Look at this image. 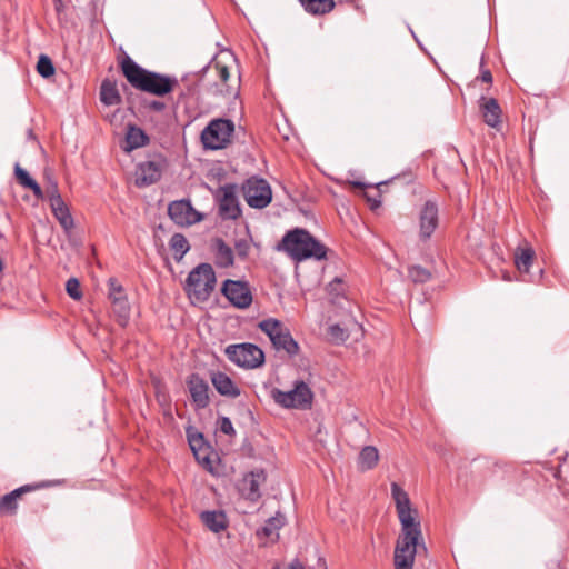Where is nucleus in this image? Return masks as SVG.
<instances>
[{"instance_id": "f704fd0d", "label": "nucleus", "mask_w": 569, "mask_h": 569, "mask_svg": "<svg viewBox=\"0 0 569 569\" xmlns=\"http://www.w3.org/2000/svg\"><path fill=\"white\" fill-rule=\"evenodd\" d=\"M66 291L70 298L73 300H80L82 298V292L80 289V282L77 278L68 279L66 283Z\"/></svg>"}, {"instance_id": "4468645a", "label": "nucleus", "mask_w": 569, "mask_h": 569, "mask_svg": "<svg viewBox=\"0 0 569 569\" xmlns=\"http://www.w3.org/2000/svg\"><path fill=\"white\" fill-rule=\"evenodd\" d=\"M267 473L262 469L246 473L239 481L238 490L246 500L257 502L261 497L260 487L266 482Z\"/></svg>"}, {"instance_id": "2f4dec72", "label": "nucleus", "mask_w": 569, "mask_h": 569, "mask_svg": "<svg viewBox=\"0 0 569 569\" xmlns=\"http://www.w3.org/2000/svg\"><path fill=\"white\" fill-rule=\"evenodd\" d=\"M409 278L416 283H425L431 278V273L421 266H412L408 271Z\"/></svg>"}, {"instance_id": "ea45409f", "label": "nucleus", "mask_w": 569, "mask_h": 569, "mask_svg": "<svg viewBox=\"0 0 569 569\" xmlns=\"http://www.w3.org/2000/svg\"><path fill=\"white\" fill-rule=\"evenodd\" d=\"M46 192H47L50 204L56 202L54 201L56 198L58 200H63L56 182H51L50 186L47 188Z\"/></svg>"}, {"instance_id": "0eeeda50", "label": "nucleus", "mask_w": 569, "mask_h": 569, "mask_svg": "<svg viewBox=\"0 0 569 569\" xmlns=\"http://www.w3.org/2000/svg\"><path fill=\"white\" fill-rule=\"evenodd\" d=\"M226 355L231 362L240 368L254 369L264 362L263 351L250 342L230 345L226 348Z\"/></svg>"}, {"instance_id": "20e7f679", "label": "nucleus", "mask_w": 569, "mask_h": 569, "mask_svg": "<svg viewBox=\"0 0 569 569\" xmlns=\"http://www.w3.org/2000/svg\"><path fill=\"white\" fill-rule=\"evenodd\" d=\"M217 279L212 266L200 263L188 274L184 290L193 303L204 302L213 291Z\"/></svg>"}, {"instance_id": "412c9836", "label": "nucleus", "mask_w": 569, "mask_h": 569, "mask_svg": "<svg viewBox=\"0 0 569 569\" xmlns=\"http://www.w3.org/2000/svg\"><path fill=\"white\" fill-rule=\"evenodd\" d=\"M303 10L312 16H322L335 9L333 0H299Z\"/></svg>"}, {"instance_id": "9b49d317", "label": "nucleus", "mask_w": 569, "mask_h": 569, "mask_svg": "<svg viewBox=\"0 0 569 569\" xmlns=\"http://www.w3.org/2000/svg\"><path fill=\"white\" fill-rule=\"evenodd\" d=\"M222 295L239 309L248 308L252 302V293L247 281L228 279L221 288Z\"/></svg>"}, {"instance_id": "ddd939ff", "label": "nucleus", "mask_w": 569, "mask_h": 569, "mask_svg": "<svg viewBox=\"0 0 569 569\" xmlns=\"http://www.w3.org/2000/svg\"><path fill=\"white\" fill-rule=\"evenodd\" d=\"M170 219L182 227L191 226L202 220L199 213L191 204L190 200L181 199L172 201L168 207Z\"/></svg>"}, {"instance_id": "4be33fe9", "label": "nucleus", "mask_w": 569, "mask_h": 569, "mask_svg": "<svg viewBox=\"0 0 569 569\" xmlns=\"http://www.w3.org/2000/svg\"><path fill=\"white\" fill-rule=\"evenodd\" d=\"M201 520L212 532H220L227 528V518L222 511H203Z\"/></svg>"}, {"instance_id": "9d476101", "label": "nucleus", "mask_w": 569, "mask_h": 569, "mask_svg": "<svg viewBox=\"0 0 569 569\" xmlns=\"http://www.w3.org/2000/svg\"><path fill=\"white\" fill-rule=\"evenodd\" d=\"M238 187L234 183L221 186L214 192V199L218 202L219 216L223 220H236L241 214L238 200Z\"/></svg>"}, {"instance_id": "79ce46f5", "label": "nucleus", "mask_w": 569, "mask_h": 569, "mask_svg": "<svg viewBox=\"0 0 569 569\" xmlns=\"http://www.w3.org/2000/svg\"><path fill=\"white\" fill-rule=\"evenodd\" d=\"M216 69L218 70V76L222 82H227L230 77L229 70L226 66L216 64Z\"/></svg>"}, {"instance_id": "6ab92c4d", "label": "nucleus", "mask_w": 569, "mask_h": 569, "mask_svg": "<svg viewBox=\"0 0 569 569\" xmlns=\"http://www.w3.org/2000/svg\"><path fill=\"white\" fill-rule=\"evenodd\" d=\"M482 116L485 122L491 127L496 128L501 122V109L496 99L490 98L481 106Z\"/></svg>"}, {"instance_id": "f03ea898", "label": "nucleus", "mask_w": 569, "mask_h": 569, "mask_svg": "<svg viewBox=\"0 0 569 569\" xmlns=\"http://www.w3.org/2000/svg\"><path fill=\"white\" fill-rule=\"evenodd\" d=\"M121 70L133 88L154 96L163 97L178 84L177 78L147 70L128 56L121 62Z\"/></svg>"}, {"instance_id": "f8f14e48", "label": "nucleus", "mask_w": 569, "mask_h": 569, "mask_svg": "<svg viewBox=\"0 0 569 569\" xmlns=\"http://www.w3.org/2000/svg\"><path fill=\"white\" fill-rule=\"evenodd\" d=\"M419 220V238L427 241L439 223V208L436 201L427 200L420 208L418 213Z\"/></svg>"}, {"instance_id": "c756f323", "label": "nucleus", "mask_w": 569, "mask_h": 569, "mask_svg": "<svg viewBox=\"0 0 569 569\" xmlns=\"http://www.w3.org/2000/svg\"><path fill=\"white\" fill-rule=\"evenodd\" d=\"M282 526L283 518L281 516L271 517L264 522L263 527L257 531V535L263 536L266 538H272V536H276V538H278V531Z\"/></svg>"}, {"instance_id": "aec40b11", "label": "nucleus", "mask_w": 569, "mask_h": 569, "mask_svg": "<svg viewBox=\"0 0 569 569\" xmlns=\"http://www.w3.org/2000/svg\"><path fill=\"white\" fill-rule=\"evenodd\" d=\"M39 486L26 485L4 495L0 499V512H13L17 509V499L23 493L38 488Z\"/></svg>"}, {"instance_id": "6e6552de", "label": "nucleus", "mask_w": 569, "mask_h": 569, "mask_svg": "<svg viewBox=\"0 0 569 569\" xmlns=\"http://www.w3.org/2000/svg\"><path fill=\"white\" fill-rule=\"evenodd\" d=\"M272 398L283 408L305 409L310 407L313 399V393L305 381L298 380L295 382L293 388L289 391L273 389Z\"/></svg>"}, {"instance_id": "37998d69", "label": "nucleus", "mask_w": 569, "mask_h": 569, "mask_svg": "<svg viewBox=\"0 0 569 569\" xmlns=\"http://www.w3.org/2000/svg\"><path fill=\"white\" fill-rule=\"evenodd\" d=\"M148 108L150 110H153V111H157V112H161L164 110L166 108V104L164 102L162 101H159V100H152L148 103Z\"/></svg>"}, {"instance_id": "5701e85b", "label": "nucleus", "mask_w": 569, "mask_h": 569, "mask_svg": "<svg viewBox=\"0 0 569 569\" xmlns=\"http://www.w3.org/2000/svg\"><path fill=\"white\" fill-rule=\"evenodd\" d=\"M54 203L50 204L52 212L61 227L69 231L73 228V218L63 200L54 199Z\"/></svg>"}, {"instance_id": "09e8293b", "label": "nucleus", "mask_w": 569, "mask_h": 569, "mask_svg": "<svg viewBox=\"0 0 569 569\" xmlns=\"http://www.w3.org/2000/svg\"><path fill=\"white\" fill-rule=\"evenodd\" d=\"M319 565L322 567V569H327V565L323 558H319Z\"/></svg>"}, {"instance_id": "393cba45", "label": "nucleus", "mask_w": 569, "mask_h": 569, "mask_svg": "<svg viewBox=\"0 0 569 569\" xmlns=\"http://www.w3.org/2000/svg\"><path fill=\"white\" fill-rule=\"evenodd\" d=\"M100 100L106 106H116L121 102V97L116 83L104 80L100 88Z\"/></svg>"}, {"instance_id": "a19ab883", "label": "nucleus", "mask_w": 569, "mask_h": 569, "mask_svg": "<svg viewBox=\"0 0 569 569\" xmlns=\"http://www.w3.org/2000/svg\"><path fill=\"white\" fill-rule=\"evenodd\" d=\"M26 188L30 189L38 199L43 198V191L34 179Z\"/></svg>"}, {"instance_id": "49530a36", "label": "nucleus", "mask_w": 569, "mask_h": 569, "mask_svg": "<svg viewBox=\"0 0 569 569\" xmlns=\"http://www.w3.org/2000/svg\"><path fill=\"white\" fill-rule=\"evenodd\" d=\"M288 569H305L303 568V565L298 560H293L290 565H289V568Z\"/></svg>"}, {"instance_id": "dca6fc26", "label": "nucleus", "mask_w": 569, "mask_h": 569, "mask_svg": "<svg viewBox=\"0 0 569 569\" xmlns=\"http://www.w3.org/2000/svg\"><path fill=\"white\" fill-rule=\"evenodd\" d=\"M188 390L196 409H204L210 403L209 385L198 373H191L187 379Z\"/></svg>"}, {"instance_id": "473e14b6", "label": "nucleus", "mask_w": 569, "mask_h": 569, "mask_svg": "<svg viewBox=\"0 0 569 569\" xmlns=\"http://www.w3.org/2000/svg\"><path fill=\"white\" fill-rule=\"evenodd\" d=\"M328 336L336 343L345 342L349 338L348 331L338 323L329 326Z\"/></svg>"}, {"instance_id": "f3484780", "label": "nucleus", "mask_w": 569, "mask_h": 569, "mask_svg": "<svg viewBox=\"0 0 569 569\" xmlns=\"http://www.w3.org/2000/svg\"><path fill=\"white\" fill-rule=\"evenodd\" d=\"M163 170L161 159L148 160L139 163L137 170L136 184L138 187H148L160 180Z\"/></svg>"}, {"instance_id": "a18cd8bd", "label": "nucleus", "mask_w": 569, "mask_h": 569, "mask_svg": "<svg viewBox=\"0 0 569 569\" xmlns=\"http://www.w3.org/2000/svg\"><path fill=\"white\" fill-rule=\"evenodd\" d=\"M480 77L483 82L490 83L492 81V74H491L490 70H488V69L481 70Z\"/></svg>"}, {"instance_id": "f257e3e1", "label": "nucleus", "mask_w": 569, "mask_h": 569, "mask_svg": "<svg viewBox=\"0 0 569 569\" xmlns=\"http://www.w3.org/2000/svg\"><path fill=\"white\" fill-rule=\"evenodd\" d=\"M391 496L401 525V533L395 548V569H412L416 555L420 551L427 552L421 525L408 493L396 482L391 483Z\"/></svg>"}, {"instance_id": "423d86ee", "label": "nucleus", "mask_w": 569, "mask_h": 569, "mask_svg": "<svg viewBox=\"0 0 569 569\" xmlns=\"http://www.w3.org/2000/svg\"><path fill=\"white\" fill-rule=\"evenodd\" d=\"M234 131V123L229 119H214L201 132V141L206 149L224 148Z\"/></svg>"}, {"instance_id": "a211bd4d", "label": "nucleus", "mask_w": 569, "mask_h": 569, "mask_svg": "<svg viewBox=\"0 0 569 569\" xmlns=\"http://www.w3.org/2000/svg\"><path fill=\"white\" fill-rule=\"evenodd\" d=\"M211 382L221 396L237 398L241 393L232 379L223 372H213L211 375Z\"/></svg>"}, {"instance_id": "7c9ffc66", "label": "nucleus", "mask_w": 569, "mask_h": 569, "mask_svg": "<svg viewBox=\"0 0 569 569\" xmlns=\"http://www.w3.org/2000/svg\"><path fill=\"white\" fill-rule=\"evenodd\" d=\"M54 66L47 54H41L37 62V71L43 78H50L54 74Z\"/></svg>"}, {"instance_id": "b1692460", "label": "nucleus", "mask_w": 569, "mask_h": 569, "mask_svg": "<svg viewBox=\"0 0 569 569\" xmlns=\"http://www.w3.org/2000/svg\"><path fill=\"white\" fill-rule=\"evenodd\" d=\"M535 259V251L531 247L517 248L515 252V264L519 272L528 273Z\"/></svg>"}, {"instance_id": "39448f33", "label": "nucleus", "mask_w": 569, "mask_h": 569, "mask_svg": "<svg viewBox=\"0 0 569 569\" xmlns=\"http://www.w3.org/2000/svg\"><path fill=\"white\" fill-rule=\"evenodd\" d=\"M259 329L264 332L272 346L279 351H286L290 357L299 352V345L292 338L290 331L283 323L274 318H268L258 323Z\"/></svg>"}, {"instance_id": "72a5a7b5", "label": "nucleus", "mask_w": 569, "mask_h": 569, "mask_svg": "<svg viewBox=\"0 0 569 569\" xmlns=\"http://www.w3.org/2000/svg\"><path fill=\"white\" fill-rule=\"evenodd\" d=\"M194 458L196 460L203 466L204 468L211 470L212 469V461L210 459V447L204 446L202 448H198V450L194 449Z\"/></svg>"}, {"instance_id": "2eb2a0df", "label": "nucleus", "mask_w": 569, "mask_h": 569, "mask_svg": "<svg viewBox=\"0 0 569 569\" xmlns=\"http://www.w3.org/2000/svg\"><path fill=\"white\" fill-rule=\"evenodd\" d=\"M108 297L111 301L113 311L118 316L120 322L124 325L130 315V306L128 302L127 293L116 278H110L108 280Z\"/></svg>"}, {"instance_id": "4c0bfd02", "label": "nucleus", "mask_w": 569, "mask_h": 569, "mask_svg": "<svg viewBox=\"0 0 569 569\" xmlns=\"http://www.w3.org/2000/svg\"><path fill=\"white\" fill-rule=\"evenodd\" d=\"M219 429L228 436H233L236 433L232 421L228 417H221L219 419Z\"/></svg>"}, {"instance_id": "a878e982", "label": "nucleus", "mask_w": 569, "mask_h": 569, "mask_svg": "<svg viewBox=\"0 0 569 569\" xmlns=\"http://www.w3.org/2000/svg\"><path fill=\"white\" fill-rule=\"evenodd\" d=\"M126 142L127 150H133L146 146L149 142V137L142 129L131 126L128 129Z\"/></svg>"}, {"instance_id": "c85d7f7f", "label": "nucleus", "mask_w": 569, "mask_h": 569, "mask_svg": "<svg viewBox=\"0 0 569 569\" xmlns=\"http://www.w3.org/2000/svg\"><path fill=\"white\" fill-rule=\"evenodd\" d=\"M379 460V453L376 447L366 446L360 451L358 462L362 470L372 469Z\"/></svg>"}, {"instance_id": "3c124183", "label": "nucleus", "mask_w": 569, "mask_h": 569, "mask_svg": "<svg viewBox=\"0 0 569 569\" xmlns=\"http://www.w3.org/2000/svg\"><path fill=\"white\" fill-rule=\"evenodd\" d=\"M208 69H209V66H206V67H203V68L201 69V72H202V73H204V72H207V70H208Z\"/></svg>"}, {"instance_id": "8fccbe9b", "label": "nucleus", "mask_w": 569, "mask_h": 569, "mask_svg": "<svg viewBox=\"0 0 569 569\" xmlns=\"http://www.w3.org/2000/svg\"><path fill=\"white\" fill-rule=\"evenodd\" d=\"M503 280L511 281V278H510V276L508 273H505L503 274Z\"/></svg>"}, {"instance_id": "7ed1b4c3", "label": "nucleus", "mask_w": 569, "mask_h": 569, "mask_svg": "<svg viewBox=\"0 0 569 569\" xmlns=\"http://www.w3.org/2000/svg\"><path fill=\"white\" fill-rule=\"evenodd\" d=\"M278 249L286 251L296 261L307 259L320 261L327 258L325 244L311 236L309 231L299 228L288 231L279 243Z\"/></svg>"}, {"instance_id": "cd10ccee", "label": "nucleus", "mask_w": 569, "mask_h": 569, "mask_svg": "<svg viewBox=\"0 0 569 569\" xmlns=\"http://www.w3.org/2000/svg\"><path fill=\"white\" fill-rule=\"evenodd\" d=\"M169 247L176 261L182 260L190 249L189 242L182 233H174L169 241Z\"/></svg>"}, {"instance_id": "e433bc0d", "label": "nucleus", "mask_w": 569, "mask_h": 569, "mask_svg": "<svg viewBox=\"0 0 569 569\" xmlns=\"http://www.w3.org/2000/svg\"><path fill=\"white\" fill-rule=\"evenodd\" d=\"M234 249H236V252L237 254L244 259L247 258L248 253H249V250H250V243L248 240L246 239H239L236 241L234 243Z\"/></svg>"}, {"instance_id": "bb28decb", "label": "nucleus", "mask_w": 569, "mask_h": 569, "mask_svg": "<svg viewBox=\"0 0 569 569\" xmlns=\"http://www.w3.org/2000/svg\"><path fill=\"white\" fill-rule=\"evenodd\" d=\"M233 251L232 249L224 243L223 240H217V250H216V263L221 268H228L233 264Z\"/></svg>"}, {"instance_id": "c9c22d12", "label": "nucleus", "mask_w": 569, "mask_h": 569, "mask_svg": "<svg viewBox=\"0 0 569 569\" xmlns=\"http://www.w3.org/2000/svg\"><path fill=\"white\" fill-rule=\"evenodd\" d=\"M14 174L19 183L24 188L33 180L30 174L19 166V163L14 166Z\"/></svg>"}, {"instance_id": "de8ad7c7", "label": "nucleus", "mask_w": 569, "mask_h": 569, "mask_svg": "<svg viewBox=\"0 0 569 569\" xmlns=\"http://www.w3.org/2000/svg\"><path fill=\"white\" fill-rule=\"evenodd\" d=\"M352 184H353L355 187H358V188H365V187H366V183L360 182V181H355V182H352Z\"/></svg>"}, {"instance_id": "1a4fd4ad", "label": "nucleus", "mask_w": 569, "mask_h": 569, "mask_svg": "<svg viewBox=\"0 0 569 569\" xmlns=\"http://www.w3.org/2000/svg\"><path fill=\"white\" fill-rule=\"evenodd\" d=\"M242 193L246 202L256 209L266 208L272 199L271 187L267 180L251 177L242 186Z\"/></svg>"}, {"instance_id": "58836bf2", "label": "nucleus", "mask_w": 569, "mask_h": 569, "mask_svg": "<svg viewBox=\"0 0 569 569\" xmlns=\"http://www.w3.org/2000/svg\"><path fill=\"white\" fill-rule=\"evenodd\" d=\"M188 439H189L190 448L193 453H194V449L198 450V448H202V447L207 446L204 443V438L201 433H198L197 436L188 435Z\"/></svg>"}, {"instance_id": "c03bdc74", "label": "nucleus", "mask_w": 569, "mask_h": 569, "mask_svg": "<svg viewBox=\"0 0 569 569\" xmlns=\"http://www.w3.org/2000/svg\"><path fill=\"white\" fill-rule=\"evenodd\" d=\"M368 201L371 203V209H377L381 206V199H380V196L378 194L377 197H368Z\"/></svg>"}]
</instances>
